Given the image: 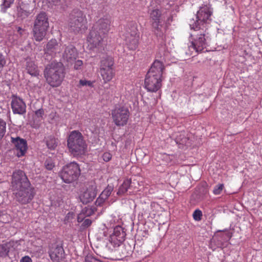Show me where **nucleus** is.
Listing matches in <instances>:
<instances>
[{
  "instance_id": "30",
  "label": "nucleus",
  "mask_w": 262,
  "mask_h": 262,
  "mask_svg": "<svg viewBox=\"0 0 262 262\" xmlns=\"http://www.w3.org/2000/svg\"><path fill=\"white\" fill-rule=\"evenodd\" d=\"M188 140V138L185 136L184 133H181L179 136H177L176 138L177 143L182 145H186Z\"/></svg>"
},
{
  "instance_id": "51",
  "label": "nucleus",
  "mask_w": 262,
  "mask_h": 262,
  "mask_svg": "<svg viewBox=\"0 0 262 262\" xmlns=\"http://www.w3.org/2000/svg\"><path fill=\"white\" fill-rule=\"evenodd\" d=\"M73 217H74V213L73 212H69L67 214V215L65 217V220L68 221L70 219H73Z\"/></svg>"
},
{
  "instance_id": "41",
  "label": "nucleus",
  "mask_w": 262,
  "mask_h": 262,
  "mask_svg": "<svg viewBox=\"0 0 262 262\" xmlns=\"http://www.w3.org/2000/svg\"><path fill=\"white\" fill-rule=\"evenodd\" d=\"M6 60L4 55L0 53V69H2L6 64Z\"/></svg>"
},
{
  "instance_id": "33",
  "label": "nucleus",
  "mask_w": 262,
  "mask_h": 262,
  "mask_svg": "<svg viewBox=\"0 0 262 262\" xmlns=\"http://www.w3.org/2000/svg\"><path fill=\"white\" fill-rule=\"evenodd\" d=\"M45 166L47 169L51 170L55 167V164L52 159L48 158L45 162Z\"/></svg>"
},
{
  "instance_id": "44",
  "label": "nucleus",
  "mask_w": 262,
  "mask_h": 262,
  "mask_svg": "<svg viewBox=\"0 0 262 262\" xmlns=\"http://www.w3.org/2000/svg\"><path fill=\"white\" fill-rule=\"evenodd\" d=\"M91 224L92 221L91 220L89 219H84L82 224H81V226L83 228H86L90 226Z\"/></svg>"
},
{
  "instance_id": "25",
  "label": "nucleus",
  "mask_w": 262,
  "mask_h": 262,
  "mask_svg": "<svg viewBox=\"0 0 262 262\" xmlns=\"http://www.w3.org/2000/svg\"><path fill=\"white\" fill-rule=\"evenodd\" d=\"M114 60L112 57L106 55L103 57L100 61V68H113Z\"/></svg>"
},
{
  "instance_id": "27",
  "label": "nucleus",
  "mask_w": 262,
  "mask_h": 262,
  "mask_svg": "<svg viewBox=\"0 0 262 262\" xmlns=\"http://www.w3.org/2000/svg\"><path fill=\"white\" fill-rule=\"evenodd\" d=\"M58 43L55 39L50 40L47 44L46 50L48 52H57L58 49Z\"/></svg>"
},
{
  "instance_id": "15",
  "label": "nucleus",
  "mask_w": 262,
  "mask_h": 262,
  "mask_svg": "<svg viewBox=\"0 0 262 262\" xmlns=\"http://www.w3.org/2000/svg\"><path fill=\"white\" fill-rule=\"evenodd\" d=\"M35 0H22L18 15L22 18H25L31 14L35 8Z\"/></svg>"
},
{
  "instance_id": "8",
  "label": "nucleus",
  "mask_w": 262,
  "mask_h": 262,
  "mask_svg": "<svg viewBox=\"0 0 262 262\" xmlns=\"http://www.w3.org/2000/svg\"><path fill=\"white\" fill-rule=\"evenodd\" d=\"M15 199L19 203L26 204L29 203L34 198V188L30 187H24L18 189H12Z\"/></svg>"
},
{
  "instance_id": "28",
  "label": "nucleus",
  "mask_w": 262,
  "mask_h": 262,
  "mask_svg": "<svg viewBox=\"0 0 262 262\" xmlns=\"http://www.w3.org/2000/svg\"><path fill=\"white\" fill-rule=\"evenodd\" d=\"M131 185V180L127 179L125 180L123 184L119 187L117 194L119 195L124 194L130 187Z\"/></svg>"
},
{
  "instance_id": "7",
  "label": "nucleus",
  "mask_w": 262,
  "mask_h": 262,
  "mask_svg": "<svg viewBox=\"0 0 262 262\" xmlns=\"http://www.w3.org/2000/svg\"><path fill=\"white\" fill-rule=\"evenodd\" d=\"M139 34L136 24H133L125 33V42L130 50H136L138 46Z\"/></svg>"
},
{
  "instance_id": "49",
  "label": "nucleus",
  "mask_w": 262,
  "mask_h": 262,
  "mask_svg": "<svg viewBox=\"0 0 262 262\" xmlns=\"http://www.w3.org/2000/svg\"><path fill=\"white\" fill-rule=\"evenodd\" d=\"M96 259L92 256H86L85 258V262H94Z\"/></svg>"
},
{
  "instance_id": "17",
  "label": "nucleus",
  "mask_w": 262,
  "mask_h": 262,
  "mask_svg": "<svg viewBox=\"0 0 262 262\" xmlns=\"http://www.w3.org/2000/svg\"><path fill=\"white\" fill-rule=\"evenodd\" d=\"M12 112L14 114L24 115L26 112V105L20 98L13 96L11 103Z\"/></svg>"
},
{
  "instance_id": "52",
  "label": "nucleus",
  "mask_w": 262,
  "mask_h": 262,
  "mask_svg": "<svg viewBox=\"0 0 262 262\" xmlns=\"http://www.w3.org/2000/svg\"><path fill=\"white\" fill-rule=\"evenodd\" d=\"M100 195L102 196L103 198H104L105 201H106L108 198L107 196H106L105 194L103 193L102 192H101Z\"/></svg>"
},
{
  "instance_id": "48",
  "label": "nucleus",
  "mask_w": 262,
  "mask_h": 262,
  "mask_svg": "<svg viewBox=\"0 0 262 262\" xmlns=\"http://www.w3.org/2000/svg\"><path fill=\"white\" fill-rule=\"evenodd\" d=\"M85 217L86 216L81 212L77 216L78 222L80 223L82 222L84 220Z\"/></svg>"
},
{
  "instance_id": "14",
  "label": "nucleus",
  "mask_w": 262,
  "mask_h": 262,
  "mask_svg": "<svg viewBox=\"0 0 262 262\" xmlns=\"http://www.w3.org/2000/svg\"><path fill=\"white\" fill-rule=\"evenodd\" d=\"M49 253L51 259L54 262H59L64 257V251L62 245L60 244H52Z\"/></svg>"
},
{
  "instance_id": "9",
  "label": "nucleus",
  "mask_w": 262,
  "mask_h": 262,
  "mask_svg": "<svg viewBox=\"0 0 262 262\" xmlns=\"http://www.w3.org/2000/svg\"><path fill=\"white\" fill-rule=\"evenodd\" d=\"M30 185V182L25 173L21 170H16L12 176L11 186L12 189H18Z\"/></svg>"
},
{
  "instance_id": "47",
  "label": "nucleus",
  "mask_w": 262,
  "mask_h": 262,
  "mask_svg": "<svg viewBox=\"0 0 262 262\" xmlns=\"http://www.w3.org/2000/svg\"><path fill=\"white\" fill-rule=\"evenodd\" d=\"M160 20H153L152 22V27L154 29L159 28L161 26L159 25Z\"/></svg>"
},
{
  "instance_id": "10",
  "label": "nucleus",
  "mask_w": 262,
  "mask_h": 262,
  "mask_svg": "<svg viewBox=\"0 0 262 262\" xmlns=\"http://www.w3.org/2000/svg\"><path fill=\"white\" fill-rule=\"evenodd\" d=\"M199 31V33L196 32L195 34L191 35L195 36V38L191 42V46L189 47L195 50L196 52H201L206 48V40L208 38V36H207L208 33H206V30H204L203 28L200 29Z\"/></svg>"
},
{
  "instance_id": "2",
  "label": "nucleus",
  "mask_w": 262,
  "mask_h": 262,
  "mask_svg": "<svg viewBox=\"0 0 262 262\" xmlns=\"http://www.w3.org/2000/svg\"><path fill=\"white\" fill-rule=\"evenodd\" d=\"M69 151L73 156H79L85 154L87 144L82 134L78 130L71 132L67 140Z\"/></svg>"
},
{
  "instance_id": "46",
  "label": "nucleus",
  "mask_w": 262,
  "mask_h": 262,
  "mask_svg": "<svg viewBox=\"0 0 262 262\" xmlns=\"http://www.w3.org/2000/svg\"><path fill=\"white\" fill-rule=\"evenodd\" d=\"M44 114V111L42 108H40L35 111V115L38 117H42V115Z\"/></svg>"
},
{
  "instance_id": "54",
  "label": "nucleus",
  "mask_w": 262,
  "mask_h": 262,
  "mask_svg": "<svg viewBox=\"0 0 262 262\" xmlns=\"http://www.w3.org/2000/svg\"><path fill=\"white\" fill-rule=\"evenodd\" d=\"M4 202V198L3 196L0 194V205L3 204Z\"/></svg>"
},
{
  "instance_id": "26",
  "label": "nucleus",
  "mask_w": 262,
  "mask_h": 262,
  "mask_svg": "<svg viewBox=\"0 0 262 262\" xmlns=\"http://www.w3.org/2000/svg\"><path fill=\"white\" fill-rule=\"evenodd\" d=\"M12 246L11 242L0 245V257H5L8 255L10 248Z\"/></svg>"
},
{
  "instance_id": "42",
  "label": "nucleus",
  "mask_w": 262,
  "mask_h": 262,
  "mask_svg": "<svg viewBox=\"0 0 262 262\" xmlns=\"http://www.w3.org/2000/svg\"><path fill=\"white\" fill-rule=\"evenodd\" d=\"M102 158L105 162H108L112 159V155L110 152H104L102 155Z\"/></svg>"
},
{
  "instance_id": "34",
  "label": "nucleus",
  "mask_w": 262,
  "mask_h": 262,
  "mask_svg": "<svg viewBox=\"0 0 262 262\" xmlns=\"http://www.w3.org/2000/svg\"><path fill=\"white\" fill-rule=\"evenodd\" d=\"M85 216H89L94 213V210L89 206L84 207L81 211Z\"/></svg>"
},
{
  "instance_id": "31",
  "label": "nucleus",
  "mask_w": 262,
  "mask_h": 262,
  "mask_svg": "<svg viewBox=\"0 0 262 262\" xmlns=\"http://www.w3.org/2000/svg\"><path fill=\"white\" fill-rule=\"evenodd\" d=\"M6 132V123L0 118V141L3 138Z\"/></svg>"
},
{
  "instance_id": "18",
  "label": "nucleus",
  "mask_w": 262,
  "mask_h": 262,
  "mask_svg": "<svg viewBox=\"0 0 262 262\" xmlns=\"http://www.w3.org/2000/svg\"><path fill=\"white\" fill-rule=\"evenodd\" d=\"M125 236L126 233L123 229L121 226H117L114 229V232L110 236V241L115 246L118 247L124 242Z\"/></svg>"
},
{
  "instance_id": "29",
  "label": "nucleus",
  "mask_w": 262,
  "mask_h": 262,
  "mask_svg": "<svg viewBox=\"0 0 262 262\" xmlns=\"http://www.w3.org/2000/svg\"><path fill=\"white\" fill-rule=\"evenodd\" d=\"M57 139L52 136H50L46 139V145L48 148L50 149H55L57 146Z\"/></svg>"
},
{
  "instance_id": "1",
  "label": "nucleus",
  "mask_w": 262,
  "mask_h": 262,
  "mask_svg": "<svg viewBox=\"0 0 262 262\" xmlns=\"http://www.w3.org/2000/svg\"><path fill=\"white\" fill-rule=\"evenodd\" d=\"M65 74L64 67L60 62H52L48 64L43 71L47 83L53 88L61 85Z\"/></svg>"
},
{
  "instance_id": "43",
  "label": "nucleus",
  "mask_w": 262,
  "mask_h": 262,
  "mask_svg": "<svg viewBox=\"0 0 262 262\" xmlns=\"http://www.w3.org/2000/svg\"><path fill=\"white\" fill-rule=\"evenodd\" d=\"M161 26L159 28L154 30L155 34L159 37H162L164 35V32L161 29Z\"/></svg>"
},
{
  "instance_id": "24",
  "label": "nucleus",
  "mask_w": 262,
  "mask_h": 262,
  "mask_svg": "<svg viewBox=\"0 0 262 262\" xmlns=\"http://www.w3.org/2000/svg\"><path fill=\"white\" fill-rule=\"evenodd\" d=\"M100 73L104 82L110 81L114 76L113 68H100Z\"/></svg>"
},
{
  "instance_id": "6",
  "label": "nucleus",
  "mask_w": 262,
  "mask_h": 262,
  "mask_svg": "<svg viewBox=\"0 0 262 262\" xmlns=\"http://www.w3.org/2000/svg\"><path fill=\"white\" fill-rule=\"evenodd\" d=\"M212 13L208 8H204L198 11L196 15H193L192 17L189 20V24L191 29H194L196 32L202 29L201 26L204 27V25L206 23Z\"/></svg>"
},
{
  "instance_id": "53",
  "label": "nucleus",
  "mask_w": 262,
  "mask_h": 262,
  "mask_svg": "<svg viewBox=\"0 0 262 262\" xmlns=\"http://www.w3.org/2000/svg\"><path fill=\"white\" fill-rule=\"evenodd\" d=\"M17 32L19 33L20 34H21L22 32L24 31V30L19 27H17Z\"/></svg>"
},
{
  "instance_id": "4",
  "label": "nucleus",
  "mask_w": 262,
  "mask_h": 262,
  "mask_svg": "<svg viewBox=\"0 0 262 262\" xmlns=\"http://www.w3.org/2000/svg\"><path fill=\"white\" fill-rule=\"evenodd\" d=\"M49 27L48 17L45 12H40L36 16L33 29V36L37 41H41L45 37Z\"/></svg>"
},
{
  "instance_id": "39",
  "label": "nucleus",
  "mask_w": 262,
  "mask_h": 262,
  "mask_svg": "<svg viewBox=\"0 0 262 262\" xmlns=\"http://www.w3.org/2000/svg\"><path fill=\"white\" fill-rule=\"evenodd\" d=\"M106 201L104 200V199L100 195L99 196V197L97 199L95 204L97 206H102Z\"/></svg>"
},
{
  "instance_id": "40",
  "label": "nucleus",
  "mask_w": 262,
  "mask_h": 262,
  "mask_svg": "<svg viewBox=\"0 0 262 262\" xmlns=\"http://www.w3.org/2000/svg\"><path fill=\"white\" fill-rule=\"evenodd\" d=\"M79 83L82 86H89L92 87L93 86V82L91 81H88L85 79H81L79 81Z\"/></svg>"
},
{
  "instance_id": "23",
  "label": "nucleus",
  "mask_w": 262,
  "mask_h": 262,
  "mask_svg": "<svg viewBox=\"0 0 262 262\" xmlns=\"http://www.w3.org/2000/svg\"><path fill=\"white\" fill-rule=\"evenodd\" d=\"M25 70L32 76L37 77L39 74V70L37 65L31 59L27 60Z\"/></svg>"
},
{
  "instance_id": "16",
  "label": "nucleus",
  "mask_w": 262,
  "mask_h": 262,
  "mask_svg": "<svg viewBox=\"0 0 262 262\" xmlns=\"http://www.w3.org/2000/svg\"><path fill=\"white\" fill-rule=\"evenodd\" d=\"M11 141L15 146V152L18 157L25 155L27 149V143L25 139L19 137H11Z\"/></svg>"
},
{
  "instance_id": "32",
  "label": "nucleus",
  "mask_w": 262,
  "mask_h": 262,
  "mask_svg": "<svg viewBox=\"0 0 262 262\" xmlns=\"http://www.w3.org/2000/svg\"><path fill=\"white\" fill-rule=\"evenodd\" d=\"M161 16V12L158 9L152 10L150 13V17L152 20H160Z\"/></svg>"
},
{
  "instance_id": "36",
  "label": "nucleus",
  "mask_w": 262,
  "mask_h": 262,
  "mask_svg": "<svg viewBox=\"0 0 262 262\" xmlns=\"http://www.w3.org/2000/svg\"><path fill=\"white\" fill-rule=\"evenodd\" d=\"M202 213L199 209L195 210L193 213V217L195 221H200L202 219Z\"/></svg>"
},
{
  "instance_id": "3",
  "label": "nucleus",
  "mask_w": 262,
  "mask_h": 262,
  "mask_svg": "<svg viewBox=\"0 0 262 262\" xmlns=\"http://www.w3.org/2000/svg\"><path fill=\"white\" fill-rule=\"evenodd\" d=\"M87 19L85 14L81 10L74 9L69 15V29L75 33H79L86 28Z\"/></svg>"
},
{
  "instance_id": "21",
  "label": "nucleus",
  "mask_w": 262,
  "mask_h": 262,
  "mask_svg": "<svg viewBox=\"0 0 262 262\" xmlns=\"http://www.w3.org/2000/svg\"><path fill=\"white\" fill-rule=\"evenodd\" d=\"M77 57L78 53L74 46L70 45L65 48L62 58L68 64H72Z\"/></svg>"
},
{
  "instance_id": "45",
  "label": "nucleus",
  "mask_w": 262,
  "mask_h": 262,
  "mask_svg": "<svg viewBox=\"0 0 262 262\" xmlns=\"http://www.w3.org/2000/svg\"><path fill=\"white\" fill-rule=\"evenodd\" d=\"M83 64V62L81 60H78L75 61V65H74V69L76 70H78L80 69V68L81 67V66Z\"/></svg>"
},
{
  "instance_id": "50",
  "label": "nucleus",
  "mask_w": 262,
  "mask_h": 262,
  "mask_svg": "<svg viewBox=\"0 0 262 262\" xmlns=\"http://www.w3.org/2000/svg\"><path fill=\"white\" fill-rule=\"evenodd\" d=\"M20 262H32V259L29 256H25L21 258Z\"/></svg>"
},
{
  "instance_id": "38",
  "label": "nucleus",
  "mask_w": 262,
  "mask_h": 262,
  "mask_svg": "<svg viewBox=\"0 0 262 262\" xmlns=\"http://www.w3.org/2000/svg\"><path fill=\"white\" fill-rule=\"evenodd\" d=\"M224 187V185L222 184H220L216 186L213 190V193L215 194H219L221 193Z\"/></svg>"
},
{
  "instance_id": "37",
  "label": "nucleus",
  "mask_w": 262,
  "mask_h": 262,
  "mask_svg": "<svg viewBox=\"0 0 262 262\" xmlns=\"http://www.w3.org/2000/svg\"><path fill=\"white\" fill-rule=\"evenodd\" d=\"M113 189L114 187L113 186L108 185L102 192L108 197L111 195Z\"/></svg>"
},
{
  "instance_id": "22",
  "label": "nucleus",
  "mask_w": 262,
  "mask_h": 262,
  "mask_svg": "<svg viewBox=\"0 0 262 262\" xmlns=\"http://www.w3.org/2000/svg\"><path fill=\"white\" fill-rule=\"evenodd\" d=\"M164 70L165 66L163 63L158 60H155L148 71L147 74L162 78V75Z\"/></svg>"
},
{
  "instance_id": "20",
  "label": "nucleus",
  "mask_w": 262,
  "mask_h": 262,
  "mask_svg": "<svg viewBox=\"0 0 262 262\" xmlns=\"http://www.w3.org/2000/svg\"><path fill=\"white\" fill-rule=\"evenodd\" d=\"M111 21L107 18H100L93 26L92 29L105 35L109 31Z\"/></svg>"
},
{
  "instance_id": "13",
  "label": "nucleus",
  "mask_w": 262,
  "mask_h": 262,
  "mask_svg": "<svg viewBox=\"0 0 262 262\" xmlns=\"http://www.w3.org/2000/svg\"><path fill=\"white\" fill-rule=\"evenodd\" d=\"M162 78L147 73L144 80L145 88L149 92H156L162 85Z\"/></svg>"
},
{
  "instance_id": "55",
  "label": "nucleus",
  "mask_w": 262,
  "mask_h": 262,
  "mask_svg": "<svg viewBox=\"0 0 262 262\" xmlns=\"http://www.w3.org/2000/svg\"><path fill=\"white\" fill-rule=\"evenodd\" d=\"M2 211L0 210V216L2 215Z\"/></svg>"
},
{
  "instance_id": "35",
  "label": "nucleus",
  "mask_w": 262,
  "mask_h": 262,
  "mask_svg": "<svg viewBox=\"0 0 262 262\" xmlns=\"http://www.w3.org/2000/svg\"><path fill=\"white\" fill-rule=\"evenodd\" d=\"M14 0H3V4L1 5L2 9L4 12L9 8L10 6L13 3Z\"/></svg>"
},
{
  "instance_id": "12",
  "label": "nucleus",
  "mask_w": 262,
  "mask_h": 262,
  "mask_svg": "<svg viewBox=\"0 0 262 262\" xmlns=\"http://www.w3.org/2000/svg\"><path fill=\"white\" fill-rule=\"evenodd\" d=\"M105 36L92 29L88 37L89 46L91 49L101 50Z\"/></svg>"
},
{
  "instance_id": "19",
  "label": "nucleus",
  "mask_w": 262,
  "mask_h": 262,
  "mask_svg": "<svg viewBox=\"0 0 262 262\" xmlns=\"http://www.w3.org/2000/svg\"><path fill=\"white\" fill-rule=\"evenodd\" d=\"M96 187L94 185H90L86 188L83 193L81 194L80 199L83 204H86L92 202L96 197Z\"/></svg>"
},
{
  "instance_id": "11",
  "label": "nucleus",
  "mask_w": 262,
  "mask_h": 262,
  "mask_svg": "<svg viewBox=\"0 0 262 262\" xmlns=\"http://www.w3.org/2000/svg\"><path fill=\"white\" fill-rule=\"evenodd\" d=\"M129 114V111L126 108H115L112 112L113 122L117 126H123L127 122Z\"/></svg>"
},
{
  "instance_id": "5",
  "label": "nucleus",
  "mask_w": 262,
  "mask_h": 262,
  "mask_svg": "<svg viewBox=\"0 0 262 262\" xmlns=\"http://www.w3.org/2000/svg\"><path fill=\"white\" fill-rule=\"evenodd\" d=\"M80 172L79 165L73 162L63 166L59 175L64 183L70 184L77 180Z\"/></svg>"
}]
</instances>
